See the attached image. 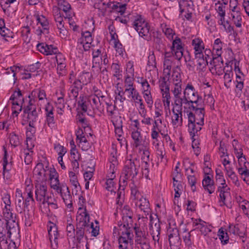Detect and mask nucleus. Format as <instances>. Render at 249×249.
<instances>
[{
    "instance_id": "1",
    "label": "nucleus",
    "mask_w": 249,
    "mask_h": 249,
    "mask_svg": "<svg viewBox=\"0 0 249 249\" xmlns=\"http://www.w3.org/2000/svg\"><path fill=\"white\" fill-rule=\"evenodd\" d=\"M190 109H192L194 112L186 110V112L188 120V131L192 139H195L197 133L201 130V126L204 124V116L205 110L204 107L203 102L198 104H195L189 107Z\"/></svg>"
},
{
    "instance_id": "2",
    "label": "nucleus",
    "mask_w": 249,
    "mask_h": 249,
    "mask_svg": "<svg viewBox=\"0 0 249 249\" xmlns=\"http://www.w3.org/2000/svg\"><path fill=\"white\" fill-rule=\"evenodd\" d=\"M107 165V174L105 188L111 192L114 191L115 183L113 180L116 178V172L118 168V161L117 158V150L112 149L108 160Z\"/></svg>"
},
{
    "instance_id": "3",
    "label": "nucleus",
    "mask_w": 249,
    "mask_h": 249,
    "mask_svg": "<svg viewBox=\"0 0 249 249\" xmlns=\"http://www.w3.org/2000/svg\"><path fill=\"white\" fill-rule=\"evenodd\" d=\"M27 96L24 95V92L19 88L15 89L9 99V102L12 104V113L13 118L18 117L22 108H24L27 105L28 100Z\"/></svg>"
},
{
    "instance_id": "4",
    "label": "nucleus",
    "mask_w": 249,
    "mask_h": 249,
    "mask_svg": "<svg viewBox=\"0 0 249 249\" xmlns=\"http://www.w3.org/2000/svg\"><path fill=\"white\" fill-rule=\"evenodd\" d=\"M183 95L181 97L180 101V103L182 105L184 104L190 107L202 102V97L199 96L197 91L191 83L187 84L183 90Z\"/></svg>"
},
{
    "instance_id": "5",
    "label": "nucleus",
    "mask_w": 249,
    "mask_h": 249,
    "mask_svg": "<svg viewBox=\"0 0 249 249\" xmlns=\"http://www.w3.org/2000/svg\"><path fill=\"white\" fill-rule=\"evenodd\" d=\"M170 72L163 71V76L159 80V86L162 94V100L165 109L170 110L171 96L170 85L168 83L170 79Z\"/></svg>"
},
{
    "instance_id": "6",
    "label": "nucleus",
    "mask_w": 249,
    "mask_h": 249,
    "mask_svg": "<svg viewBox=\"0 0 249 249\" xmlns=\"http://www.w3.org/2000/svg\"><path fill=\"white\" fill-rule=\"evenodd\" d=\"M132 26L141 37L146 40L150 38V26L142 16L137 15L134 17Z\"/></svg>"
},
{
    "instance_id": "7",
    "label": "nucleus",
    "mask_w": 249,
    "mask_h": 249,
    "mask_svg": "<svg viewBox=\"0 0 249 249\" xmlns=\"http://www.w3.org/2000/svg\"><path fill=\"white\" fill-rule=\"evenodd\" d=\"M92 41L91 33L89 31L83 32L81 34V36L77 40L76 49L81 53L88 51L91 47Z\"/></svg>"
},
{
    "instance_id": "8",
    "label": "nucleus",
    "mask_w": 249,
    "mask_h": 249,
    "mask_svg": "<svg viewBox=\"0 0 249 249\" xmlns=\"http://www.w3.org/2000/svg\"><path fill=\"white\" fill-rule=\"evenodd\" d=\"M172 109L171 123L174 126H181L183 123L182 106L180 103H173Z\"/></svg>"
},
{
    "instance_id": "9",
    "label": "nucleus",
    "mask_w": 249,
    "mask_h": 249,
    "mask_svg": "<svg viewBox=\"0 0 249 249\" xmlns=\"http://www.w3.org/2000/svg\"><path fill=\"white\" fill-rule=\"evenodd\" d=\"M49 168L48 165L44 167L42 163L36 164L34 172V178H35V183L41 182H47V171H49Z\"/></svg>"
},
{
    "instance_id": "10",
    "label": "nucleus",
    "mask_w": 249,
    "mask_h": 249,
    "mask_svg": "<svg viewBox=\"0 0 249 249\" xmlns=\"http://www.w3.org/2000/svg\"><path fill=\"white\" fill-rule=\"evenodd\" d=\"M47 227L51 247L53 249H57L58 246V240L60 238L58 228L55 223L51 221H49Z\"/></svg>"
},
{
    "instance_id": "11",
    "label": "nucleus",
    "mask_w": 249,
    "mask_h": 249,
    "mask_svg": "<svg viewBox=\"0 0 249 249\" xmlns=\"http://www.w3.org/2000/svg\"><path fill=\"white\" fill-rule=\"evenodd\" d=\"M35 187V199L40 204L50 194L48 184L47 182L36 183Z\"/></svg>"
},
{
    "instance_id": "12",
    "label": "nucleus",
    "mask_w": 249,
    "mask_h": 249,
    "mask_svg": "<svg viewBox=\"0 0 249 249\" xmlns=\"http://www.w3.org/2000/svg\"><path fill=\"white\" fill-rule=\"evenodd\" d=\"M172 42L171 51H172L175 58L180 61L183 55L184 44L181 39L178 36H175Z\"/></svg>"
},
{
    "instance_id": "13",
    "label": "nucleus",
    "mask_w": 249,
    "mask_h": 249,
    "mask_svg": "<svg viewBox=\"0 0 249 249\" xmlns=\"http://www.w3.org/2000/svg\"><path fill=\"white\" fill-rule=\"evenodd\" d=\"M237 157L240 166L237 168L238 172L241 175L244 176L243 180L248 183L249 182V170L248 169V165L249 163L247 161L245 156L243 155V153L240 154L238 153Z\"/></svg>"
},
{
    "instance_id": "14",
    "label": "nucleus",
    "mask_w": 249,
    "mask_h": 249,
    "mask_svg": "<svg viewBox=\"0 0 249 249\" xmlns=\"http://www.w3.org/2000/svg\"><path fill=\"white\" fill-rule=\"evenodd\" d=\"M89 218L86 208H79L76 214V226L88 229L90 223Z\"/></svg>"
},
{
    "instance_id": "15",
    "label": "nucleus",
    "mask_w": 249,
    "mask_h": 249,
    "mask_svg": "<svg viewBox=\"0 0 249 249\" xmlns=\"http://www.w3.org/2000/svg\"><path fill=\"white\" fill-rule=\"evenodd\" d=\"M33 101H28L27 106L23 108L24 113L27 114L28 121L30 125L35 124L38 120V113L35 104H33Z\"/></svg>"
},
{
    "instance_id": "16",
    "label": "nucleus",
    "mask_w": 249,
    "mask_h": 249,
    "mask_svg": "<svg viewBox=\"0 0 249 249\" xmlns=\"http://www.w3.org/2000/svg\"><path fill=\"white\" fill-rule=\"evenodd\" d=\"M139 166H137L134 160H127L125 161L122 175L134 178L138 174Z\"/></svg>"
},
{
    "instance_id": "17",
    "label": "nucleus",
    "mask_w": 249,
    "mask_h": 249,
    "mask_svg": "<svg viewBox=\"0 0 249 249\" xmlns=\"http://www.w3.org/2000/svg\"><path fill=\"white\" fill-rule=\"evenodd\" d=\"M168 232V240L171 249H179L181 241L178 230L177 228L170 229Z\"/></svg>"
},
{
    "instance_id": "18",
    "label": "nucleus",
    "mask_w": 249,
    "mask_h": 249,
    "mask_svg": "<svg viewBox=\"0 0 249 249\" xmlns=\"http://www.w3.org/2000/svg\"><path fill=\"white\" fill-rule=\"evenodd\" d=\"M211 64L213 66L210 68V71L212 74L220 76L225 72L223 60L221 57L213 56L212 60H211Z\"/></svg>"
},
{
    "instance_id": "19",
    "label": "nucleus",
    "mask_w": 249,
    "mask_h": 249,
    "mask_svg": "<svg viewBox=\"0 0 249 249\" xmlns=\"http://www.w3.org/2000/svg\"><path fill=\"white\" fill-rule=\"evenodd\" d=\"M229 15V18L232 23H233L237 28H241L243 24V16L241 12L240 9L237 6H233L231 8Z\"/></svg>"
},
{
    "instance_id": "20",
    "label": "nucleus",
    "mask_w": 249,
    "mask_h": 249,
    "mask_svg": "<svg viewBox=\"0 0 249 249\" xmlns=\"http://www.w3.org/2000/svg\"><path fill=\"white\" fill-rule=\"evenodd\" d=\"M3 150L4 154L1 160V164L2 165V174L4 176L5 174L9 173L12 170L14 165V161L12 157L9 156L4 146H3Z\"/></svg>"
},
{
    "instance_id": "21",
    "label": "nucleus",
    "mask_w": 249,
    "mask_h": 249,
    "mask_svg": "<svg viewBox=\"0 0 249 249\" xmlns=\"http://www.w3.org/2000/svg\"><path fill=\"white\" fill-rule=\"evenodd\" d=\"M37 24H40V26L36 30V33L38 35H41L42 34H47L49 33V22L47 18L43 15L36 16Z\"/></svg>"
},
{
    "instance_id": "22",
    "label": "nucleus",
    "mask_w": 249,
    "mask_h": 249,
    "mask_svg": "<svg viewBox=\"0 0 249 249\" xmlns=\"http://www.w3.org/2000/svg\"><path fill=\"white\" fill-rule=\"evenodd\" d=\"M54 19L56 26L59 30V35L62 38H65L67 36L68 31L64 26L65 22L63 15L58 11L54 15Z\"/></svg>"
},
{
    "instance_id": "23",
    "label": "nucleus",
    "mask_w": 249,
    "mask_h": 249,
    "mask_svg": "<svg viewBox=\"0 0 249 249\" xmlns=\"http://www.w3.org/2000/svg\"><path fill=\"white\" fill-rule=\"evenodd\" d=\"M191 45L194 51L195 58L202 57L205 49V45L202 39L199 37H196L192 40Z\"/></svg>"
},
{
    "instance_id": "24",
    "label": "nucleus",
    "mask_w": 249,
    "mask_h": 249,
    "mask_svg": "<svg viewBox=\"0 0 249 249\" xmlns=\"http://www.w3.org/2000/svg\"><path fill=\"white\" fill-rule=\"evenodd\" d=\"M136 205L139 207L141 211H142L145 217L147 218V216L149 215L150 220H152V215L151 213V210L150 208V204L148 200L143 196L137 200L136 203Z\"/></svg>"
},
{
    "instance_id": "25",
    "label": "nucleus",
    "mask_w": 249,
    "mask_h": 249,
    "mask_svg": "<svg viewBox=\"0 0 249 249\" xmlns=\"http://www.w3.org/2000/svg\"><path fill=\"white\" fill-rule=\"evenodd\" d=\"M131 137L133 141V146L137 149L145 145V144L149 143L145 140V139H143L141 131L139 130L133 129L131 132Z\"/></svg>"
},
{
    "instance_id": "26",
    "label": "nucleus",
    "mask_w": 249,
    "mask_h": 249,
    "mask_svg": "<svg viewBox=\"0 0 249 249\" xmlns=\"http://www.w3.org/2000/svg\"><path fill=\"white\" fill-rule=\"evenodd\" d=\"M28 101L32 100L33 104H35L37 99L39 101L47 100V95L44 89L40 88L32 90L31 93L27 96Z\"/></svg>"
},
{
    "instance_id": "27",
    "label": "nucleus",
    "mask_w": 249,
    "mask_h": 249,
    "mask_svg": "<svg viewBox=\"0 0 249 249\" xmlns=\"http://www.w3.org/2000/svg\"><path fill=\"white\" fill-rule=\"evenodd\" d=\"M24 197L22 196L21 191L19 189H17L16 191V208L18 212L21 213L28 206L25 204Z\"/></svg>"
},
{
    "instance_id": "28",
    "label": "nucleus",
    "mask_w": 249,
    "mask_h": 249,
    "mask_svg": "<svg viewBox=\"0 0 249 249\" xmlns=\"http://www.w3.org/2000/svg\"><path fill=\"white\" fill-rule=\"evenodd\" d=\"M59 8L63 11L66 14L65 18H68L70 22L71 19L74 16V13L71 11V4L66 0H56Z\"/></svg>"
},
{
    "instance_id": "29",
    "label": "nucleus",
    "mask_w": 249,
    "mask_h": 249,
    "mask_svg": "<svg viewBox=\"0 0 249 249\" xmlns=\"http://www.w3.org/2000/svg\"><path fill=\"white\" fill-rule=\"evenodd\" d=\"M2 225H4V229L6 231L7 236L9 238L12 234L18 232V224L16 222V220H12V221H8V222L2 221Z\"/></svg>"
},
{
    "instance_id": "30",
    "label": "nucleus",
    "mask_w": 249,
    "mask_h": 249,
    "mask_svg": "<svg viewBox=\"0 0 249 249\" xmlns=\"http://www.w3.org/2000/svg\"><path fill=\"white\" fill-rule=\"evenodd\" d=\"M182 84H171V92L173 95L174 103H180L182 97Z\"/></svg>"
},
{
    "instance_id": "31",
    "label": "nucleus",
    "mask_w": 249,
    "mask_h": 249,
    "mask_svg": "<svg viewBox=\"0 0 249 249\" xmlns=\"http://www.w3.org/2000/svg\"><path fill=\"white\" fill-rule=\"evenodd\" d=\"M63 199L65 205L68 208H71L72 206V197L71 195L70 190L69 187L66 186L65 188L63 189L60 193H58Z\"/></svg>"
},
{
    "instance_id": "32",
    "label": "nucleus",
    "mask_w": 249,
    "mask_h": 249,
    "mask_svg": "<svg viewBox=\"0 0 249 249\" xmlns=\"http://www.w3.org/2000/svg\"><path fill=\"white\" fill-rule=\"evenodd\" d=\"M86 229L76 226L75 233H74V237H72L76 240L74 245L76 248H78L79 244L83 241L84 238L87 239V237L85 235V232L87 231Z\"/></svg>"
},
{
    "instance_id": "33",
    "label": "nucleus",
    "mask_w": 249,
    "mask_h": 249,
    "mask_svg": "<svg viewBox=\"0 0 249 249\" xmlns=\"http://www.w3.org/2000/svg\"><path fill=\"white\" fill-rule=\"evenodd\" d=\"M202 184L204 189L207 191L210 194H212L214 192V182L209 176L206 175L204 177Z\"/></svg>"
},
{
    "instance_id": "34",
    "label": "nucleus",
    "mask_w": 249,
    "mask_h": 249,
    "mask_svg": "<svg viewBox=\"0 0 249 249\" xmlns=\"http://www.w3.org/2000/svg\"><path fill=\"white\" fill-rule=\"evenodd\" d=\"M180 13L182 14L184 12L194 11V1L189 0H178Z\"/></svg>"
},
{
    "instance_id": "35",
    "label": "nucleus",
    "mask_w": 249,
    "mask_h": 249,
    "mask_svg": "<svg viewBox=\"0 0 249 249\" xmlns=\"http://www.w3.org/2000/svg\"><path fill=\"white\" fill-rule=\"evenodd\" d=\"M170 82L171 84H182L179 67L177 66L173 69Z\"/></svg>"
},
{
    "instance_id": "36",
    "label": "nucleus",
    "mask_w": 249,
    "mask_h": 249,
    "mask_svg": "<svg viewBox=\"0 0 249 249\" xmlns=\"http://www.w3.org/2000/svg\"><path fill=\"white\" fill-rule=\"evenodd\" d=\"M230 188L227 184H220L217 187V192L219 193L220 201L225 203L226 198L230 195Z\"/></svg>"
},
{
    "instance_id": "37",
    "label": "nucleus",
    "mask_w": 249,
    "mask_h": 249,
    "mask_svg": "<svg viewBox=\"0 0 249 249\" xmlns=\"http://www.w3.org/2000/svg\"><path fill=\"white\" fill-rule=\"evenodd\" d=\"M150 230L153 240L155 242H159L160 232V226L159 222L156 223L154 225L151 223Z\"/></svg>"
},
{
    "instance_id": "38",
    "label": "nucleus",
    "mask_w": 249,
    "mask_h": 249,
    "mask_svg": "<svg viewBox=\"0 0 249 249\" xmlns=\"http://www.w3.org/2000/svg\"><path fill=\"white\" fill-rule=\"evenodd\" d=\"M160 27L162 32L169 40H172L174 39V36L176 35L175 31L165 23L161 24Z\"/></svg>"
},
{
    "instance_id": "39",
    "label": "nucleus",
    "mask_w": 249,
    "mask_h": 249,
    "mask_svg": "<svg viewBox=\"0 0 249 249\" xmlns=\"http://www.w3.org/2000/svg\"><path fill=\"white\" fill-rule=\"evenodd\" d=\"M138 153L141 155L142 161H150L149 144H145L138 148Z\"/></svg>"
},
{
    "instance_id": "40",
    "label": "nucleus",
    "mask_w": 249,
    "mask_h": 249,
    "mask_svg": "<svg viewBox=\"0 0 249 249\" xmlns=\"http://www.w3.org/2000/svg\"><path fill=\"white\" fill-rule=\"evenodd\" d=\"M91 105L93 109H96L99 112L102 113L104 110V106L102 103V99L95 96H91Z\"/></svg>"
},
{
    "instance_id": "41",
    "label": "nucleus",
    "mask_w": 249,
    "mask_h": 249,
    "mask_svg": "<svg viewBox=\"0 0 249 249\" xmlns=\"http://www.w3.org/2000/svg\"><path fill=\"white\" fill-rule=\"evenodd\" d=\"M12 209L10 206H5L3 209V214L5 218L4 222L12 221V220H16V215L12 212Z\"/></svg>"
},
{
    "instance_id": "42",
    "label": "nucleus",
    "mask_w": 249,
    "mask_h": 249,
    "mask_svg": "<svg viewBox=\"0 0 249 249\" xmlns=\"http://www.w3.org/2000/svg\"><path fill=\"white\" fill-rule=\"evenodd\" d=\"M129 186L131 190V198L132 200L137 201L143 197L141 192L138 190L136 185L134 183L133 180H132V182L130 184Z\"/></svg>"
},
{
    "instance_id": "43",
    "label": "nucleus",
    "mask_w": 249,
    "mask_h": 249,
    "mask_svg": "<svg viewBox=\"0 0 249 249\" xmlns=\"http://www.w3.org/2000/svg\"><path fill=\"white\" fill-rule=\"evenodd\" d=\"M33 185H27L26 188L24 195H26V198L24 199L25 204L28 207L30 205V202H35V199L33 197V193L32 192Z\"/></svg>"
},
{
    "instance_id": "44",
    "label": "nucleus",
    "mask_w": 249,
    "mask_h": 249,
    "mask_svg": "<svg viewBox=\"0 0 249 249\" xmlns=\"http://www.w3.org/2000/svg\"><path fill=\"white\" fill-rule=\"evenodd\" d=\"M133 101L135 104L139 105V113L140 115H144L145 113V106L143 103V100L140 93L131 100Z\"/></svg>"
},
{
    "instance_id": "45",
    "label": "nucleus",
    "mask_w": 249,
    "mask_h": 249,
    "mask_svg": "<svg viewBox=\"0 0 249 249\" xmlns=\"http://www.w3.org/2000/svg\"><path fill=\"white\" fill-rule=\"evenodd\" d=\"M8 139L11 146L16 147L21 144V139L19 136L15 132H12L9 134Z\"/></svg>"
},
{
    "instance_id": "46",
    "label": "nucleus",
    "mask_w": 249,
    "mask_h": 249,
    "mask_svg": "<svg viewBox=\"0 0 249 249\" xmlns=\"http://www.w3.org/2000/svg\"><path fill=\"white\" fill-rule=\"evenodd\" d=\"M3 227L4 225H2V220L0 219V246L1 248H2V246L4 247L7 243V233Z\"/></svg>"
},
{
    "instance_id": "47",
    "label": "nucleus",
    "mask_w": 249,
    "mask_h": 249,
    "mask_svg": "<svg viewBox=\"0 0 249 249\" xmlns=\"http://www.w3.org/2000/svg\"><path fill=\"white\" fill-rule=\"evenodd\" d=\"M223 44V42L219 38H217L214 40L213 44V51L215 52L216 57H221Z\"/></svg>"
},
{
    "instance_id": "48",
    "label": "nucleus",
    "mask_w": 249,
    "mask_h": 249,
    "mask_svg": "<svg viewBox=\"0 0 249 249\" xmlns=\"http://www.w3.org/2000/svg\"><path fill=\"white\" fill-rule=\"evenodd\" d=\"M224 73V86L227 89H229L230 87L229 84L231 82L233 75L231 68L230 70H226Z\"/></svg>"
},
{
    "instance_id": "49",
    "label": "nucleus",
    "mask_w": 249,
    "mask_h": 249,
    "mask_svg": "<svg viewBox=\"0 0 249 249\" xmlns=\"http://www.w3.org/2000/svg\"><path fill=\"white\" fill-rule=\"evenodd\" d=\"M124 190L119 188L117 191L116 203L117 205V209H121L124 202Z\"/></svg>"
},
{
    "instance_id": "50",
    "label": "nucleus",
    "mask_w": 249,
    "mask_h": 249,
    "mask_svg": "<svg viewBox=\"0 0 249 249\" xmlns=\"http://www.w3.org/2000/svg\"><path fill=\"white\" fill-rule=\"evenodd\" d=\"M50 184L51 188L57 193H60L67 186L65 183H60L59 180L50 182Z\"/></svg>"
},
{
    "instance_id": "51",
    "label": "nucleus",
    "mask_w": 249,
    "mask_h": 249,
    "mask_svg": "<svg viewBox=\"0 0 249 249\" xmlns=\"http://www.w3.org/2000/svg\"><path fill=\"white\" fill-rule=\"evenodd\" d=\"M90 101L86 96H80L79 100L78 102V105L84 112H86L88 110V107Z\"/></svg>"
},
{
    "instance_id": "52",
    "label": "nucleus",
    "mask_w": 249,
    "mask_h": 249,
    "mask_svg": "<svg viewBox=\"0 0 249 249\" xmlns=\"http://www.w3.org/2000/svg\"><path fill=\"white\" fill-rule=\"evenodd\" d=\"M197 59V70L199 71H204L206 69L208 65V60L204 58V55H203L202 57L200 58H196Z\"/></svg>"
},
{
    "instance_id": "53",
    "label": "nucleus",
    "mask_w": 249,
    "mask_h": 249,
    "mask_svg": "<svg viewBox=\"0 0 249 249\" xmlns=\"http://www.w3.org/2000/svg\"><path fill=\"white\" fill-rule=\"evenodd\" d=\"M91 78V73L83 71L80 74L78 80L83 85H87L90 82Z\"/></svg>"
},
{
    "instance_id": "54",
    "label": "nucleus",
    "mask_w": 249,
    "mask_h": 249,
    "mask_svg": "<svg viewBox=\"0 0 249 249\" xmlns=\"http://www.w3.org/2000/svg\"><path fill=\"white\" fill-rule=\"evenodd\" d=\"M134 81V76L124 75V89L136 87Z\"/></svg>"
},
{
    "instance_id": "55",
    "label": "nucleus",
    "mask_w": 249,
    "mask_h": 249,
    "mask_svg": "<svg viewBox=\"0 0 249 249\" xmlns=\"http://www.w3.org/2000/svg\"><path fill=\"white\" fill-rule=\"evenodd\" d=\"M150 161H142V175L146 179H150L149 173L150 172Z\"/></svg>"
},
{
    "instance_id": "56",
    "label": "nucleus",
    "mask_w": 249,
    "mask_h": 249,
    "mask_svg": "<svg viewBox=\"0 0 249 249\" xmlns=\"http://www.w3.org/2000/svg\"><path fill=\"white\" fill-rule=\"evenodd\" d=\"M147 235H146L135 239L136 245L138 246V247L141 248L146 246L149 245V240L147 237Z\"/></svg>"
},
{
    "instance_id": "57",
    "label": "nucleus",
    "mask_w": 249,
    "mask_h": 249,
    "mask_svg": "<svg viewBox=\"0 0 249 249\" xmlns=\"http://www.w3.org/2000/svg\"><path fill=\"white\" fill-rule=\"evenodd\" d=\"M174 57L167 56L166 59H164L163 61V71L170 72L172 64L174 62Z\"/></svg>"
},
{
    "instance_id": "58",
    "label": "nucleus",
    "mask_w": 249,
    "mask_h": 249,
    "mask_svg": "<svg viewBox=\"0 0 249 249\" xmlns=\"http://www.w3.org/2000/svg\"><path fill=\"white\" fill-rule=\"evenodd\" d=\"M218 235L223 245L227 244L228 243L229 239L228 234L223 229L221 228L219 230Z\"/></svg>"
},
{
    "instance_id": "59",
    "label": "nucleus",
    "mask_w": 249,
    "mask_h": 249,
    "mask_svg": "<svg viewBox=\"0 0 249 249\" xmlns=\"http://www.w3.org/2000/svg\"><path fill=\"white\" fill-rule=\"evenodd\" d=\"M53 146L54 149L58 154V157H63L67 153L66 148L58 143H54Z\"/></svg>"
},
{
    "instance_id": "60",
    "label": "nucleus",
    "mask_w": 249,
    "mask_h": 249,
    "mask_svg": "<svg viewBox=\"0 0 249 249\" xmlns=\"http://www.w3.org/2000/svg\"><path fill=\"white\" fill-rule=\"evenodd\" d=\"M111 5V3L109 2L106 3L105 1H104L101 3H96L95 5V8L98 9V10L101 12L103 16H104L106 12L107 11V8L109 7Z\"/></svg>"
},
{
    "instance_id": "61",
    "label": "nucleus",
    "mask_w": 249,
    "mask_h": 249,
    "mask_svg": "<svg viewBox=\"0 0 249 249\" xmlns=\"http://www.w3.org/2000/svg\"><path fill=\"white\" fill-rule=\"evenodd\" d=\"M192 221L193 222V226L194 229L191 230V231L195 230H199L200 231L202 229V226L205 224V222L201 219L200 218L195 219L194 218H192Z\"/></svg>"
},
{
    "instance_id": "62",
    "label": "nucleus",
    "mask_w": 249,
    "mask_h": 249,
    "mask_svg": "<svg viewBox=\"0 0 249 249\" xmlns=\"http://www.w3.org/2000/svg\"><path fill=\"white\" fill-rule=\"evenodd\" d=\"M96 225L94 226L92 222L89 224V227L87 229V231H89V229H91V233L92 236H96L99 234V222L97 220H95Z\"/></svg>"
},
{
    "instance_id": "63",
    "label": "nucleus",
    "mask_w": 249,
    "mask_h": 249,
    "mask_svg": "<svg viewBox=\"0 0 249 249\" xmlns=\"http://www.w3.org/2000/svg\"><path fill=\"white\" fill-rule=\"evenodd\" d=\"M111 69L113 71L114 76L120 79L122 76V71L121 69L120 65L118 63H113L111 66Z\"/></svg>"
},
{
    "instance_id": "64",
    "label": "nucleus",
    "mask_w": 249,
    "mask_h": 249,
    "mask_svg": "<svg viewBox=\"0 0 249 249\" xmlns=\"http://www.w3.org/2000/svg\"><path fill=\"white\" fill-rule=\"evenodd\" d=\"M50 182L59 180V175L54 168H50L49 169Z\"/></svg>"
}]
</instances>
